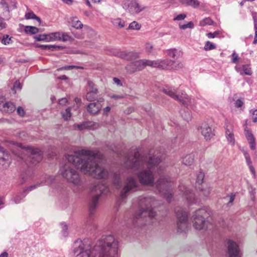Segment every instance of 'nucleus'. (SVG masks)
I'll return each mask as SVG.
<instances>
[{"mask_svg":"<svg viewBox=\"0 0 257 257\" xmlns=\"http://www.w3.org/2000/svg\"><path fill=\"white\" fill-rule=\"evenodd\" d=\"M66 159L68 163L64 165L61 174L66 180L74 185L81 183L76 168L97 179L105 178L108 175V171L98 164L103 159V156L98 151L77 149L73 154L68 155Z\"/></svg>","mask_w":257,"mask_h":257,"instance_id":"1","label":"nucleus"},{"mask_svg":"<svg viewBox=\"0 0 257 257\" xmlns=\"http://www.w3.org/2000/svg\"><path fill=\"white\" fill-rule=\"evenodd\" d=\"M75 257H118V241L112 235H103L92 248L80 239L73 244Z\"/></svg>","mask_w":257,"mask_h":257,"instance_id":"2","label":"nucleus"},{"mask_svg":"<svg viewBox=\"0 0 257 257\" xmlns=\"http://www.w3.org/2000/svg\"><path fill=\"white\" fill-rule=\"evenodd\" d=\"M161 160L158 157H149L140 156L138 153H135L134 156L127 155L125 158L124 167L127 169L136 171L140 169L147 168L138 174L140 182L143 185L154 186V173L157 172L160 174L163 172L165 167L160 165Z\"/></svg>","mask_w":257,"mask_h":257,"instance_id":"3","label":"nucleus"},{"mask_svg":"<svg viewBox=\"0 0 257 257\" xmlns=\"http://www.w3.org/2000/svg\"><path fill=\"white\" fill-rule=\"evenodd\" d=\"M157 201L154 198L150 196H141L138 198V204L141 209L136 213L133 217V222L142 221L150 222L153 217L156 216V212L152 209L156 206ZM147 224V223H145Z\"/></svg>","mask_w":257,"mask_h":257,"instance_id":"4","label":"nucleus"},{"mask_svg":"<svg viewBox=\"0 0 257 257\" xmlns=\"http://www.w3.org/2000/svg\"><path fill=\"white\" fill-rule=\"evenodd\" d=\"M209 213L203 208L196 210L192 215L193 226L197 230H204L210 229L211 224L209 222L207 218Z\"/></svg>","mask_w":257,"mask_h":257,"instance_id":"5","label":"nucleus"},{"mask_svg":"<svg viewBox=\"0 0 257 257\" xmlns=\"http://www.w3.org/2000/svg\"><path fill=\"white\" fill-rule=\"evenodd\" d=\"M92 193H94L90 200L89 211L90 214H93L98 206V201L101 194H107L109 190L107 186L101 183L94 185L91 189Z\"/></svg>","mask_w":257,"mask_h":257,"instance_id":"6","label":"nucleus"},{"mask_svg":"<svg viewBox=\"0 0 257 257\" xmlns=\"http://www.w3.org/2000/svg\"><path fill=\"white\" fill-rule=\"evenodd\" d=\"M177 218V231L179 233H186L188 227V212L181 207L175 209Z\"/></svg>","mask_w":257,"mask_h":257,"instance_id":"7","label":"nucleus"},{"mask_svg":"<svg viewBox=\"0 0 257 257\" xmlns=\"http://www.w3.org/2000/svg\"><path fill=\"white\" fill-rule=\"evenodd\" d=\"M158 191L164 194L167 200L170 202L172 197V188L173 183L170 179L164 176H161L155 184Z\"/></svg>","mask_w":257,"mask_h":257,"instance_id":"8","label":"nucleus"},{"mask_svg":"<svg viewBox=\"0 0 257 257\" xmlns=\"http://www.w3.org/2000/svg\"><path fill=\"white\" fill-rule=\"evenodd\" d=\"M17 146L22 149V153L28 156L27 161L33 164L40 162L42 159V155L38 148H34L30 146H23L20 143H17Z\"/></svg>","mask_w":257,"mask_h":257,"instance_id":"9","label":"nucleus"},{"mask_svg":"<svg viewBox=\"0 0 257 257\" xmlns=\"http://www.w3.org/2000/svg\"><path fill=\"white\" fill-rule=\"evenodd\" d=\"M138 187V183L136 179L133 177H127L124 181L123 187L120 193L118 200L119 203L121 204L130 193L136 191Z\"/></svg>","mask_w":257,"mask_h":257,"instance_id":"10","label":"nucleus"},{"mask_svg":"<svg viewBox=\"0 0 257 257\" xmlns=\"http://www.w3.org/2000/svg\"><path fill=\"white\" fill-rule=\"evenodd\" d=\"M164 93L169 95L174 99L187 105L190 101L189 97L183 91H180L174 87L166 86L163 89Z\"/></svg>","mask_w":257,"mask_h":257,"instance_id":"11","label":"nucleus"},{"mask_svg":"<svg viewBox=\"0 0 257 257\" xmlns=\"http://www.w3.org/2000/svg\"><path fill=\"white\" fill-rule=\"evenodd\" d=\"M183 64L170 59H157L152 60V68L161 69H178L182 68Z\"/></svg>","mask_w":257,"mask_h":257,"instance_id":"12","label":"nucleus"},{"mask_svg":"<svg viewBox=\"0 0 257 257\" xmlns=\"http://www.w3.org/2000/svg\"><path fill=\"white\" fill-rule=\"evenodd\" d=\"M122 7L126 12L134 16L145 9V7L141 6L138 0H124L122 2Z\"/></svg>","mask_w":257,"mask_h":257,"instance_id":"13","label":"nucleus"},{"mask_svg":"<svg viewBox=\"0 0 257 257\" xmlns=\"http://www.w3.org/2000/svg\"><path fill=\"white\" fill-rule=\"evenodd\" d=\"M147 66L152 67V60L148 59L137 60L127 65L125 69L128 73H132L142 70Z\"/></svg>","mask_w":257,"mask_h":257,"instance_id":"14","label":"nucleus"},{"mask_svg":"<svg viewBox=\"0 0 257 257\" xmlns=\"http://www.w3.org/2000/svg\"><path fill=\"white\" fill-rule=\"evenodd\" d=\"M179 191L182 193L183 197L186 198L188 203L195 204L197 199L194 194L185 185L181 184L179 186Z\"/></svg>","mask_w":257,"mask_h":257,"instance_id":"15","label":"nucleus"},{"mask_svg":"<svg viewBox=\"0 0 257 257\" xmlns=\"http://www.w3.org/2000/svg\"><path fill=\"white\" fill-rule=\"evenodd\" d=\"M228 257H241V252L238 244L231 240L227 242Z\"/></svg>","mask_w":257,"mask_h":257,"instance_id":"16","label":"nucleus"},{"mask_svg":"<svg viewBox=\"0 0 257 257\" xmlns=\"http://www.w3.org/2000/svg\"><path fill=\"white\" fill-rule=\"evenodd\" d=\"M225 137L227 142L231 146L235 145V141L233 134V125L228 121H225Z\"/></svg>","mask_w":257,"mask_h":257,"instance_id":"17","label":"nucleus"},{"mask_svg":"<svg viewBox=\"0 0 257 257\" xmlns=\"http://www.w3.org/2000/svg\"><path fill=\"white\" fill-rule=\"evenodd\" d=\"M201 134L203 136L205 139L209 140L214 135L213 130L207 123H203L201 126L198 128Z\"/></svg>","mask_w":257,"mask_h":257,"instance_id":"18","label":"nucleus"},{"mask_svg":"<svg viewBox=\"0 0 257 257\" xmlns=\"http://www.w3.org/2000/svg\"><path fill=\"white\" fill-rule=\"evenodd\" d=\"M87 92L86 98L88 101H93L97 97V89L94 87L93 81H89L86 88Z\"/></svg>","mask_w":257,"mask_h":257,"instance_id":"19","label":"nucleus"},{"mask_svg":"<svg viewBox=\"0 0 257 257\" xmlns=\"http://www.w3.org/2000/svg\"><path fill=\"white\" fill-rule=\"evenodd\" d=\"M99 127V124L93 121H85L82 123L74 125V128L78 130L84 129L95 130Z\"/></svg>","mask_w":257,"mask_h":257,"instance_id":"20","label":"nucleus"},{"mask_svg":"<svg viewBox=\"0 0 257 257\" xmlns=\"http://www.w3.org/2000/svg\"><path fill=\"white\" fill-rule=\"evenodd\" d=\"M119 57L126 60H132L139 58L140 53L135 51H123L120 53Z\"/></svg>","mask_w":257,"mask_h":257,"instance_id":"21","label":"nucleus"},{"mask_svg":"<svg viewBox=\"0 0 257 257\" xmlns=\"http://www.w3.org/2000/svg\"><path fill=\"white\" fill-rule=\"evenodd\" d=\"M166 54L168 56L174 59L181 58L183 55V52L180 49L172 48L166 51Z\"/></svg>","mask_w":257,"mask_h":257,"instance_id":"22","label":"nucleus"},{"mask_svg":"<svg viewBox=\"0 0 257 257\" xmlns=\"http://www.w3.org/2000/svg\"><path fill=\"white\" fill-rule=\"evenodd\" d=\"M101 105L98 102L90 103L87 106V111L91 114H95L100 111Z\"/></svg>","mask_w":257,"mask_h":257,"instance_id":"23","label":"nucleus"},{"mask_svg":"<svg viewBox=\"0 0 257 257\" xmlns=\"http://www.w3.org/2000/svg\"><path fill=\"white\" fill-rule=\"evenodd\" d=\"M244 134L249 144L250 149L252 150H254L255 149V143L253 135L250 131L246 129L244 131Z\"/></svg>","mask_w":257,"mask_h":257,"instance_id":"24","label":"nucleus"},{"mask_svg":"<svg viewBox=\"0 0 257 257\" xmlns=\"http://www.w3.org/2000/svg\"><path fill=\"white\" fill-rule=\"evenodd\" d=\"M236 70L241 75H250L251 74V68L248 65H244L242 66H236Z\"/></svg>","mask_w":257,"mask_h":257,"instance_id":"25","label":"nucleus"},{"mask_svg":"<svg viewBox=\"0 0 257 257\" xmlns=\"http://www.w3.org/2000/svg\"><path fill=\"white\" fill-rule=\"evenodd\" d=\"M15 104L11 101H8L3 104L2 109L8 113H12L16 110Z\"/></svg>","mask_w":257,"mask_h":257,"instance_id":"26","label":"nucleus"},{"mask_svg":"<svg viewBox=\"0 0 257 257\" xmlns=\"http://www.w3.org/2000/svg\"><path fill=\"white\" fill-rule=\"evenodd\" d=\"M243 155L244 156V158L245 159L246 163L251 171V172L252 173V174L254 175L255 174V170L254 169L252 165V161L251 160L250 156L248 154V153L247 151H243Z\"/></svg>","mask_w":257,"mask_h":257,"instance_id":"27","label":"nucleus"},{"mask_svg":"<svg viewBox=\"0 0 257 257\" xmlns=\"http://www.w3.org/2000/svg\"><path fill=\"white\" fill-rule=\"evenodd\" d=\"M48 42L61 40V33L59 32L47 34Z\"/></svg>","mask_w":257,"mask_h":257,"instance_id":"28","label":"nucleus"},{"mask_svg":"<svg viewBox=\"0 0 257 257\" xmlns=\"http://www.w3.org/2000/svg\"><path fill=\"white\" fill-rule=\"evenodd\" d=\"M111 22L114 26L119 28H122L125 26L124 21L119 18L112 19Z\"/></svg>","mask_w":257,"mask_h":257,"instance_id":"29","label":"nucleus"},{"mask_svg":"<svg viewBox=\"0 0 257 257\" xmlns=\"http://www.w3.org/2000/svg\"><path fill=\"white\" fill-rule=\"evenodd\" d=\"M180 2L183 5L189 6L193 8L198 7L200 3L197 0H180Z\"/></svg>","mask_w":257,"mask_h":257,"instance_id":"30","label":"nucleus"},{"mask_svg":"<svg viewBox=\"0 0 257 257\" xmlns=\"http://www.w3.org/2000/svg\"><path fill=\"white\" fill-rule=\"evenodd\" d=\"M181 115L184 119L187 121L191 120L192 118V113L188 108H186L183 110Z\"/></svg>","mask_w":257,"mask_h":257,"instance_id":"31","label":"nucleus"},{"mask_svg":"<svg viewBox=\"0 0 257 257\" xmlns=\"http://www.w3.org/2000/svg\"><path fill=\"white\" fill-rule=\"evenodd\" d=\"M194 161V155L192 154H189L186 155L183 159V162L185 165L190 166Z\"/></svg>","mask_w":257,"mask_h":257,"instance_id":"32","label":"nucleus"},{"mask_svg":"<svg viewBox=\"0 0 257 257\" xmlns=\"http://www.w3.org/2000/svg\"><path fill=\"white\" fill-rule=\"evenodd\" d=\"M61 115L65 120H68L71 117V108L68 107L64 111L61 112Z\"/></svg>","mask_w":257,"mask_h":257,"instance_id":"33","label":"nucleus"},{"mask_svg":"<svg viewBox=\"0 0 257 257\" xmlns=\"http://www.w3.org/2000/svg\"><path fill=\"white\" fill-rule=\"evenodd\" d=\"M72 26L76 29H81L83 27L82 23L77 20V18L74 17L72 19Z\"/></svg>","mask_w":257,"mask_h":257,"instance_id":"34","label":"nucleus"},{"mask_svg":"<svg viewBox=\"0 0 257 257\" xmlns=\"http://www.w3.org/2000/svg\"><path fill=\"white\" fill-rule=\"evenodd\" d=\"M25 32L27 34H35L38 33L39 29L35 27L27 26L25 28Z\"/></svg>","mask_w":257,"mask_h":257,"instance_id":"35","label":"nucleus"},{"mask_svg":"<svg viewBox=\"0 0 257 257\" xmlns=\"http://www.w3.org/2000/svg\"><path fill=\"white\" fill-rule=\"evenodd\" d=\"M26 19H35L39 22H41L40 19L32 11H30L25 14Z\"/></svg>","mask_w":257,"mask_h":257,"instance_id":"36","label":"nucleus"},{"mask_svg":"<svg viewBox=\"0 0 257 257\" xmlns=\"http://www.w3.org/2000/svg\"><path fill=\"white\" fill-rule=\"evenodd\" d=\"M53 180L54 179L52 177L46 175L44 177L43 180L41 182V183L42 186L44 185H50L53 182Z\"/></svg>","mask_w":257,"mask_h":257,"instance_id":"37","label":"nucleus"},{"mask_svg":"<svg viewBox=\"0 0 257 257\" xmlns=\"http://www.w3.org/2000/svg\"><path fill=\"white\" fill-rule=\"evenodd\" d=\"M210 193V188L207 186H203L200 190V195L205 197H208Z\"/></svg>","mask_w":257,"mask_h":257,"instance_id":"38","label":"nucleus"},{"mask_svg":"<svg viewBox=\"0 0 257 257\" xmlns=\"http://www.w3.org/2000/svg\"><path fill=\"white\" fill-rule=\"evenodd\" d=\"M216 48V46L214 43L208 41L205 44L204 49L205 51H210L215 49Z\"/></svg>","mask_w":257,"mask_h":257,"instance_id":"39","label":"nucleus"},{"mask_svg":"<svg viewBox=\"0 0 257 257\" xmlns=\"http://www.w3.org/2000/svg\"><path fill=\"white\" fill-rule=\"evenodd\" d=\"M141 24H139L136 21H133L130 24L128 29L139 30L141 29Z\"/></svg>","mask_w":257,"mask_h":257,"instance_id":"40","label":"nucleus"},{"mask_svg":"<svg viewBox=\"0 0 257 257\" xmlns=\"http://www.w3.org/2000/svg\"><path fill=\"white\" fill-rule=\"evenodd\" d=\"M74 68H76V69H82L83 67L81 66H77V65H66V66H63L62 67H61V68L58 69L57 71L63 70H68L73 69Z\"/></svg>","mask_w":257,"mask_h":257,"instance_id":"41","label":"nucleus"},{"mask_svg":"<svg viewBox=\"0 0 257 257\" xmlns=\"http://www.w3.org/2000/svg\"><path fill=\"white\" fill-rule=\"evenodd\" d=\"M213 23V21L210 18H205L200 22V25L201 26L211 25Z\"/></svg>","mask_w":257,"mask_h":257,"instance_id":"42","label":"nucleus"},{"mask_svg":"<svg viewBox=\"0 0 257 257\" xmlns=\"http://www.w3.org/2000/svg\"><path fill=\"white\" fill-rule=\"evenodd\" d=\"M35 39L37 41H44L48 42L47 34H42L35 37Z\"/></svg>","mask_w":257,"mask_h":257,"instance_id":"43","label":"nucleus"},{"mask_svg":"<svg viewBox=\"0 0 257 257\" xmlns=\"http://www.w3.org/2000/svg\"><path fill=\"white\" fill-rule=\"evenodd\" d=\"M22 87V84L20 83V81H15L12 88L14 93H16L17 90L21 89Z\"/></svg>","mask_w":257,"mask_h":257,"instance_id":"44","label":"nucleus"},{"mask_svg":"<svg viewBox=\"0 0 257 257\" xmlns=\"http://www.w3.org/2000/svg\"><path fill=\"white\" fill-rule=\"evenodd\" d=\"M41 186H42V185L41 182L37 183L36 184L31 185V186H29V187L25 188L24 191V193L29 192L32 191V190L37 188L38 187Z\"/></svg>","mask_w":257,"mask_h":257,"instance_id":"45","label":"nucleus"},{"mask_svg":"<svg viewBox=\"0 0 257 257\" xmlns=\"http://www.w3.org/2000/svg\"><path fill=\"white\" fill-rule=\"evenodd\" d=\"M154 48L153 45L150 42L147 43L145 45V50L148 53H151Z\"/></svg>","mask_w":257,"mask_h":257,"instance_id":"46","label":"nucleus"},{"mask_svg":"<svg viewBox=\"0 0 257 257\" xmlns=\"http://www.w3.org/2000/svg\"><path fill=\"white\" fill-rule=\"evenodd\" d=\"M63 48L62 46L55 45H47V50H50L52 51L55 50H60Z\"/></svg>","mask_w":257,"mask_h":257,"instance_id":"47","label":"nucleus"},{"mask_svg":"<svg viewBox=\"0 0 257 257\" xmlns=\"http://www.w3.org/2000/svg\"><path fill=\"white\" fill-rule=\"evenodd\" d=\"M204 175L203 173L200 172L197 174L196 183L200 184L203 182Z\"/></svg>","mask_w":257,"mask_h":257,"instance_id":"48","label":"nucleus"},{"mask_svg":"<svg viewBox=\"0 0 257 257\" xmlns=\"http://www.w3.org/2000/svg\"><path fill=\"white\" fill-rule=\"evenodd\" d=\"M193 27H194V25L192 22H190L187 24H184V25H179V28L182 30H185L188 28H193Z\"/></svg>","mask_w":257,"mask_h":257,"instance_id":"49","label":"nucleus"},{"mask_svg":"<svg viewBox=\"0 0 257 257\" xmlns=\"http://www.w3.org/2000/svg\"><path fill=\"white\" fill-rule=\"evenodd\" d=\"M60 225H61V227L62 228V232L63 236H66L68 235L67 225L64 223H61Z\"/></svg>","mask_w":257,"mask_h":257,"instance_id":"50","label":"nucleus"},{"mask_svg":"<svg viewBox=\"0 0 257 257\" xmlns=\"http://www.w3.org/2000/svg\"><path fill=\"white\" fill-rule=\"evenodd\" d=\"M17 112L18 115L21 117H23L25 115V111L24 109L21 106H19L17 108Z\"/></svg>","mask_w":257,"mask_h":257,"instance_id":"51","label":"nucleus"},{"mask_svg":"<svg viewBox=\"0 0 257 257\" xmlns=\"http://www.w3.org/2000/svg\"><path fill=\"white\" fill-rule=\"evenodd\" d=\"M70 39V37L69 35H68L67 33H61V40L63 41V42H66L69 41Z\"/></svg>","mask_w":257,"mask_h":257,"instance_id":"52","label":"nucleus"},{"mask_svg":"<svg viewBox=\"0 0 257 257\" xmlns=\"http://www.w3.org/2000/svg\"><path fill=\"white\" fill-rule=\"evenodd\" d=\"M219 34L218 31H215L214 33H208L206 34V36L209 39H212L216 37Z\"/></svg>","mask_w":257,"mask_h":257,"instance_id":"53","label":"nucleus"},{"mask_svg":"<svg viewBox=\"0 0 257 257\" xmlns=\"http://www.w3.org/2000/svg\"><path fill=\"white\" fill-rule=\"evenodd\" d=\"M186 17V15L184 14H180L174 18V21H181L184 20Z\"/></svg>","mask_w":257,"mask_h":257,"instance_id":"54","label":"nucleus"},{"mask_svg":"<svg viewBox=\"0 0 257 257\" xmlns=\"http://www.w3.org/2000/svg\"><path fill=\"white\" fill-rule=\"evenodd\" d=\"M22 196V195H18L14 198V201L15 203L18 204L21 202L22 199L25 197V195L23 196Z\"/></svg>","mask_w":257,"mask_h":257,"instance_id":"55","label":"nucleus"},{"mask_svg":"<svg viewBox=\"0 0 257 257\" xmlns=\"http://www.w3.org/2000/svg\"><path fill=\"white\" fill-rule=\"evenodd\" d=\"M11 40V38H9V36L6 35L4 36L3 39H2V42L6 45L10 43V41Z\"/></svg>","mask_w":257,"mask_h":257,"instance_id":"56","label":"nucleus"},{"mask_svg":"<svg viewBox=\"0 0 257 257\" xmlns=\"http://www.w3.org/2000/svg\"><path fill=\"white\" fill-rule=\"evenodd\" d=\"M114 184L116 187H119L120 185V181L119 179V177L117 176L116 175H115V180H114Z\"/></svg>","mask_w":257,"mask_h":257,"instance_id":"57","label":"nucleus"},{"mask_svg":"<svg viewBox=\"0 0 257 257\" xmlns=\"http://www.w3.org/2000/svg\"><path fill=\"white\" fill-rule=\"evenodd\" d=\"M243 101L241 99H237L234 103L235 106L237 108L241 107L243 104Z\"/></svg>","mask_w":257,"mask_h":257,"instance_id":"58","label":"nucleus"},{"mask_svg":"<svg viewBox=\"0 0 257 257\" xmlns=\"http://www.w3.org/2000/svg\"><path fill=\"white\" fill-rule=\"evenodd\" d=\"M68 103V100L66 98H62L59 100V104L61 105H65Z\"/></svg>","mask_w":257,"mask_h":257,"instance_id":"59","label":"nucleus"},{"mask_svg":"<svg viewBox=\"0 0 257 257\" xmlns=\"http://www.w3.org/2000/svg\"><path fill=\"white\" fill-rule=\"evenodd\" d=\"M232 62L234 63H236V62L238 59V55L235 52H233L232 54Z\"/></svg>","mask_w":257,"mask_h":257,"instance_id":"60","label":"nucleus"},{"mask_svg":"<svg viewBox=\"0 0 257 257\" xmlns=\"http://www.w3.org/2000/svg\"><path fill=\"white\" fill-rule=\"evenodd\" d=\"M252 119L253 122H257V109L253 110L252 112Z\"/></svg>","mask_w":257,"mask_h":257,"instance_id":"61","label":"nucleus"},{"mask_svg":"<svg viewBox=\"0 0 257 257\" xmlns=\"http://www.w3.org/2000/svg\"><path fill=\"white\" fill-rule=\"evenodd\" d=\"M229 197V201H228V204H232L233 201L234 200L235 198V195L234 194H231L228 196Z\"/></svg>","mask_w":257,"mask_h":257,"instance_id":"62","label":"nucleus"},{"mask_svg":"<svg viewBox=\"0 0 257 257\" xmlns=\"http://www.w3.org/2000/svg\"><path fill=\"white\" fill-rule=\"evenodd\" d=\"M111 108L109 106H106L103 109V112L104 114L107 115L108 112L110 111Z\"/></svg>","mask_w":257,"mask_h":257,"instance_id":"63","label":"nucleus"},{"mask_svg":"<svg viewBox=\"0 0 257 257\" xmlns=\"http://www.w3.org/2000/svg\"><path fill=\"white\" fill-rule=\"evenodd\" d=\"M256 43H257V28L255 27L254 39V41H253V44H256Z\"/></svg>","mask_w":257,"mask_h":257,"instance_id":"64","label":"nucleus"}]
</instances>
